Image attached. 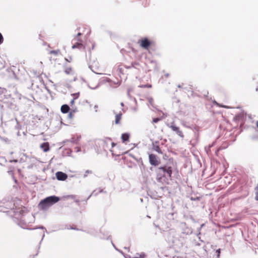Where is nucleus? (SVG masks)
<instances>
[{"label":"nucleus","mask_w":258,"mask_h":258,"mask_svg":"<svg viewBox=\"0 0 258 258\" xmlns=\"http://www.w3.org/2000/svg\"><path fill=\"white\" fill-rule=\"evenodd\" d=\"M77 152H80L81 151V149L80 148H77Z\"/></svg>","instance_id":"obj_31"},{"label":"nucleus","mask_w":258,"mask_h":258,"mask_svg":"<svg viewBox=\"0 0 258 258\" xmlns=\"http://www.w3.org/2000/svg\"><path fill=\"white\" fill-rule=\"evenodd\" d=\"M59 53V50H51L50 51V53L53 54L55 55H56Z\"/></svg>","instance_id":"obj_17"},{"label":"nucleus","mask_w":258,"mask_h":258,"mask_svg":"<svg viewBox=\"0 0 258 258\" xmlns=\"http://www.w3.org/2000/svg\"><path fill=\"white\" fill-rule=\"evenodd\" d=\"M80 139H81V136L77 137V139H75L76 142H77V143L80 140Z\"/></svg>","instance_id":"obj_26"},{"label":"nucleus","mask_w":258,"mask_h":258,"mask_svg":"<svg viewBox=\"0 0 258 258\" xmlns=\"http://www.w3.org/2000/svg\"><path fill=\"white\" fill-rule=\"evenodd\" d=\"M149 161L150 164L152 165L156 166L159 164L156 156L154 154H150L149 155Z\"/></svg>","instance_id":"obj_4"},{"label":"nucleus","mask_w":258,"mask_h":258,"mask_svg":"<svg viewBox=\"0 0 258 258\" xmlns=\"http://www.w3.org/2000/svg\"><path fill=\"white\" fill-rule=\"evenodd\" d=\"M216 252L217 253V256L219 257L220 256V249H219L217 250Z\"/></svg>","instance_id":"obj_25"},{"label":"nucleus","mask_w":258,"mask_h":258,"mask_svg":"<svg viewBox=\"0 0 258 258\" xmlns=\"http://www.w3.org/2000/svg\"><path fill=\"white\" fill-rule=\"evenodd\" d=\"M76 44H74L73 46H72V48L73 49H75V48H81L82 47H83V44L81 43V42H79V41H76Z\"/></svg>","instance_id":"obj_11"},{"label":"nucleus","mask_w":258,"mask_h":258,"mask_svg":"<svg viewBox=\"0 0 258 258\" xmlns=\"http://www.w3.org/2000/svg\"><path fill=\"white\" fill-rule=\"evenodd\" d=\"M133 258H146V255L144 253H137L136 256Z\"/></svg>","instance_id":"obj_13"},{"label":"nucleus","mask_w":258,"mask_h":258,"mask_svg":"<svg viewBox=\"0 0 258 258\" xmlns=\"http://www.w3.org/2000/svg\"><path fill=\"white\" fill-rule=\"evenodd\" d=\"M129 139V135L128 134H123L121 135V139L123 142L127 141Z\"/></svg>","instance_id":"obj_12"},{"label":"nucleus","mask_w":258,"mask_h":258,"mask_svg":"<svg viewBox=\"0 0 258 258\" xmlns=\"http://www.w3.org/2000/svg\"><path fill=\"white\" fill-rule=\"evenodd\" d=\"M121 105L122 106H123V103H121Z\"/></svg>","instance_id":"obj_38"},{"label":"nucleus","mask_w":258,"mask_h":258,"mask_svg":"<svg viewBox=\"0 0 258 258\" xmlns=\"http://www.w3.org/2000/svg\"><path fill=\"white\" fill-rule=\"evenodd\" d=\"M69 116L70 118H72L73 116V113L72 112H71L69 114Z\"/></svg>","instance_id":"obj_27"},{"label":"nucleus","mask_w":258,"mask_h":258,"mask_svg":"<svg viewBox=\"0 0 258 258\" xmlns=\"http://www.w3.org/2000/svg\"><path fill=\"white\" fill-rule=\"evenodd\" d=\"M38 228L42 229H45L43 226L39 227H38Z\"/></svg>","instance_id":"obj_32"},{"label":"nucleus","mask_w":258,"mask_h":258,"mask_svg":"<svg viewBox=\"0 0 258 258\" xmlns=\"http://www.w3.org/2000/svg\"><path fill=\"white\" fill-rule=\"evenodd\" d=\"M81 33H78L77 34V35L75 37V38L72 40V41H81V40L78 38V37L80 36L81 35Z\"/></svg>","instance_id":"obj_14"},{"label":"nucleus","mask_w":258,"mask_h":258,"mask_svg":"<svg viewBox=\"0 0 258 258\" xmlns=\"http://www.w3.org/2000/svg\"><path fill=\"white\" fill-rule=\"evenodd\" d=\"M148 101L150 103V104L152 106H153V99L152 98H150L148 99Z\"/></svg>","instance_id":"obj_21"},{"label":"nucleus","mask_w":258,"mask_h":258,"mask_svg":"<svg viewBox=\"0 0 258 258\" xmlns=\"http://www.w3.org/2000/svg\"><path fill=\"white\" fill-rule=\"evenodd\" d=\"M44 236H45V235H44V234H43V236H42V239L43 238V237H44Z\"/></svg>","instance_id":"obj_37"},{"label":"nucleus","mask_w":258,"mask_h":258,"mask_svg":"<svg viewBox=\"0 0 258 258\" xmlns=\"http://www.w3.org/2000/svg\"><path fill=\"white\" fill-rule=\"evenodd\" d=\"M11 162H13V161L11 160ZM13 162H17V160H13Z\"/></svg>","instance_id":"obj_34"},{"label":"nucleus","mask_w":258,"mask_h":258,"mask_svg":"<svg viewBox=\"0 0 258 258\" xmlns=\"http://www.w3.org/2000/svg\"><path fill=\"white\" fill-rule=\"evenodd\" d=\"M169 127L174 132H176V133L180 137L183 138L184 136L183 133L181 131L179 130V128L175 126L174 124H171L169 126Z\"/></svg>","instance_id":"obj_6"},{"label":"nucleus","mask_w":258,"mask_h":258,"mask_svg":"<svg viewBox=\"0 0 258 258\" xmlns=\"http://www.w3.org/2000/svg\"><path fill=\"white\" fill-rule=\"evenodd\" d=\"M157 180L161 183H167L172 173L171 167L164 166L158 168L157 170Z\"/></svg>","instance_id":"obj_1"},{"label":"nucleus","mask_w":258,"mask_h":258,"mask_svg":"<svg viewBox=\"0 0 258 258\" xmlns=\"http://www.w3.org/2000/svg\"><path fill=\"white\" fill-rule=\"evenodd\" d=\"M222 107H225V108H228V107H227V106H222Z\"/></svg>","instance_id":"obj_36"},{"label":"nucleus","mask_w":258,"mask_h":258,"mask_svg":"<svg viewBox=\"0 0 258 258\" xmlns=\"http://www.w3.org/2000/svg\"><path fill=\"white\" fill-rule=\"evenodd\" d=\"M139 43L141 47L145 49H148L151 45V42L147 38L142 39Z\"/></svg>","instance_id":"obj_3"},{"label":"nucleus","mask_w":258,"mask_h":258,"mask_svg":"<svg viewBox=\"0 0 258 258\" xmlns=\"http://www.w3.org/2000/svg\"><path fill=\"white\" fill-rule=\"evenodd\" d=\"M69 109H70V107L67 104H64V105H62L61 107V111L63 113H66L68 112Z\"/></svg>","instance_id":"obj_10"},{"label":"nucleus","mask_w":258,"mask_h":258,"mask_svg":"<svg viewBox=\"0 0 258 258\" xmlns=\"http://www.w3.org/2000/svg\"><path fill=\"white\" fill-rule=\"evenodd\" d=\"M125 68H127V69H128V68H131V67H130V66H128V67H127V66H126V67H125Z\"/></svg>","instance_id":"obj_35"},{"label":"nucleus","mask_w":258,"mask_h":258,"mask_svg":"<svg viewBox=\"0 0 258 258\" xmlns=\"http://www.w3.org/2000/svg\"><path fill=\"white\" fill-rule=\"evenodd\" d=\"M106 141H103V143H106Z\"/></svg>","instance_id":"obj_41"},{"label":"nucleus","mask_w":258,"mask_h":258,"mask_svg":"<svg viewBox=\"0 0 258 258\" xmlns=\"http://www.w3.org/2000/svg\"><path fill=\"white\" fill-rule=\"evenodd\" d=\"M89 87L90 88L92 89H96L98 87V86H96L95 87H92L89 86Z\"/></svg>","instance_id":"obj_30"},{"label":"nucleus","mask_w":258,"mask_h":258,"mask_svg":"<svg viewBox=\"0 0 258 258\" xmlns=\"http://www.w3.org/2000/svg\"><path fill=\"white\" fill-rule=\"evenodd\" d=\"M256 127L258 128V121L256 122Z\"/></svg>","instance_id":"obj_33"},{"label":"nucleus","mask_w":258,"mask_h":258,"mask_svg":"<svg viewBox=\"0 0 258 258\" xmlns=\"http://www.w3.org/2000/svg\"><path fill=\"white\" fill-rule=\"evenodd\" d=\"M65 73L67 74H71L73 73V70L71 68H67L65 70Z\"/></svg>","instance_id":"obj_15"},{"label":"nucleus","mask_w":258,"mask_h":258,"mask_svg":"<svg viewBox=\"0 0 258 258\" xmlns=\"http://www.w3.org/2000/svg\"><path fill=\"white\" fill-rule=\"evenodd\" d=\"M3 41V37L2 34L0 33V44H1Z\"/></svg>","instance_id":"obj_23"},{"label":"nucleus","mask_w":258,"mask_h":258,"mask_svg":"<svg viewBox=\"0 0 258 258\" xmlns=\"http://www.w3.org/2000/svg\"><path fill=\"white\" fill-rule=\"evenodd\" d=\"M70 141H71L72 143H77V142H76V141L75 139V138H72L71 139Z\"/></svg>","instance_id":"obj_24"},{"label":"nucleus","mask_w":258,"mask_h":258,"mask_svg":"<svg viewBox=\"0 0 258 258\" xmlns=\"http://www.w3.org/2000/svg\"><path fill=\"white\" fill-rule=\"evenodd\" d=\"M92 173V171L90 170H87L85 171V174H84V177H86L89 174H91Z\"/></svg>","instance_id":"obj_16"},{"label":"nucleus","mask_w":258,"mask_h":258,"mask_svg":"<svg viewBox=\"0 0 258 258\" xmlns=\"http://www.w3.org/2000/svg\"><path fill=\"white\" fill-rule=\"evenodd\" d=\"M127 94H128V95H129V91H128Z\"/></svg>","instance_id":"obj_40"},{"label":"nucleus","mask_w":258,"mask_h":258,"mask_svg":"<svg viewBox=\"0 0 258 258\" xmlns=\"http://www.w3.org/2000/svg\"><path fill=\"white\" fill-rule=\"evenodd\" d=\"M25 217H23V219L21 220L18 224L21 227L24 229L27 228L28 226L27 222H25Z\"/></svg>","instance_id":"obj_8"},{"label":"nucleus","mask_w":258,"mask_h":258,"mask_svg":"<svg viewBox=\"0 0 258 258\" xmlns=\"http://www.w3.org/2000/svg\"><path fill=\"white\" fill-rule=\"evenodd\" d=\"M79 94H80L79 93H77L73 94L72 95L73 96L74 99H76L79 97Z\"/></svg>","instance_id":"obj_18"},{"label":"nucleus","mask_w":258,"mask_h":258,"mask_svg":"<svg viewBox=\"0 0 258 258\" xmlns=\"http://www.w3.org/2000/svg\"><path fill=\"white\" fill-rule=\"evenodd\" d=\"M255 189L256 190V192L255 199L256 200L258 201V186L256 187Z\"/></svg>","instance_id":"obj_22"},{"label":"nucleus","mask_w":258,"mask_h":258,"mask_svg":"<svg viewBox=\"0 0 258 258\" xmlns=\"http://www.w3.org/2000/svg\"><path fill=\"white\" fill-rule=\"evenodd\" d=\"M161 119L160 118H155L153 119V123H157L159 121H160Z\"/></svg>","instance_id":"obj_20"},{"label":"nucleus","mask_w":258,"mask_h":258,"mask_svg":"<svg viewBox=\"0 0 258 258\" xmlns=\"http://www.w3.org/2000/svg\"><path fill=\"white\" fill-rule=\"evenodd\" d=\"M94 108H95V112H97L98 105H95L94 106Z\"/></svg>","instance_id":"obj_29"},{"label":"nucleus","mask_w":258,"mask_h":258,"mask_svg":"<svg viewBox=\"0 0 258 258\" xmlns=\"http://www.w3.org/2000/svg\"><path fill=\"white\" fill-rule=\"evenodd\" d=\"M113 112L115 114V124H119L121 119L122 113L121 112L116 113L114 111Z\"/></svg>","instance_id":"obj_9"},{"label":"nucleus","mask_w":258,"mask_h":258,"mask_svg":"<svg viewBox=\"0 0 258 258\" xmlns=\"http://www.w3.org/2000/svg\"><path fill=\"white\" fill-rule=\"evenodd\" d=\"M139 87H141V88H146V87L151 88V85H141V86H139Z\"/></svg>","instance_id":"obj_19"},{"label":"nucleus","mask_w":258,"mask_h":258,"mask_svg":"<svg viewBox=\"0 0 258 258\" xmlns=\"http://www.w3.org/2000/svg\"><path fill=\"white\" fill-rule=\"evenodd\" d=\"M55 175L56 178L58 180L63 181L65 180L68 177V176L66 174L60 171L57 172L55 174Z\"/></svg>","instance_id":"obj_5"},{"label":"nucleus","mask_w":258,"mask_h":258,"mask_svg":"<svg viewBox=\"0 0 258 258\" xmlns=\"http://www.w3.org/2000/svg\"><path fill=\"white\" fill-rule=\"evenodd\" d=\"M40 147L44 152H47L50 150L49 145L48 142H45L41 144Z\"/></svg>","instance_id":"obj_7"},{"label":"nucleus","mask_w":258,"mask_h":258,"mask_svg":"<svg viewBox=\"0 0 258 258\" xmlns=\"http://www.w3.org/2000/svg\"><path fill=\"white\" fill-rule=\"evenodd\" d=\"M59 201V198L58 197L55 196H50L42 200L39 203L38 207L42 210H46Z\"/></svg>","instance_id":"obj_2"},{"label":"nucleus","mask_w":258,"mask_h":258,"mask_svg":"<svg viewBox=\"0 0 258 258\" xmlns=\"http://www.w3.org/2000/svg\"><path fill=\"white\" fill-rule=\"evenodd\" d=\"M75 100V99H74V98H73V99L71 100V105H73L74 104Z\"/></svg>","instance_id":"obj_28"},{"label":"nucleus","mask_w":258,"mask_h":258,"mask_svg":"<svg viewBox=\"0 0 258 258\" xmlns=\"http://www.w3.org/2000/svg\"><path fill=\"white\" fill-rule=\"evenodd\" d=\"M169 75L168 74H166V76L167 77H168Z\"/></svg>","instance_id":"obj_39"}]
</instances>
